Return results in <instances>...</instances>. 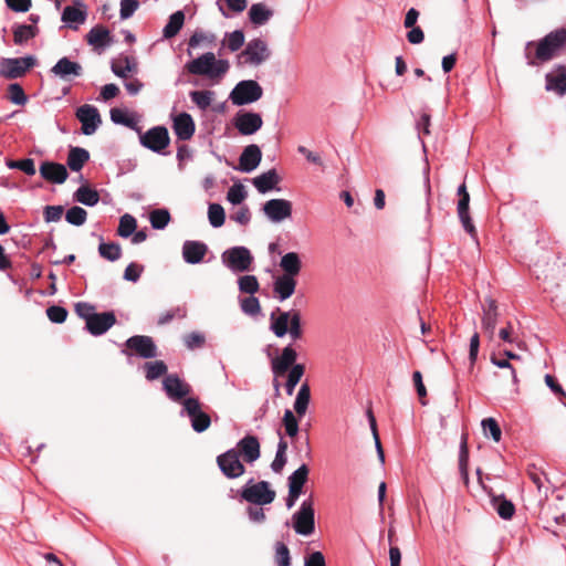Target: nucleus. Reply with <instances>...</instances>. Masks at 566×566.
I'll list each match as a JSON object with an SVG mask.
<instances>
[{"label": "nucleus", "mask_w": 566, "mask_h": 566, "mask_svg": "<svg viewBox=\"0 0 566 566\" xmlns=\"http://www.w3.org/2000/svg\"><path fill=\"white\" fill-rule=\"evenodd\" d=\"M241 497L252 504L265 505L274 501L275 491L270 489V484L266 481H261L243 488Z\"/></svg>", "instance_id": "obj_9"}, {"label": "nucleus", "mask_w": 566, "mask_h": 566, "mask_svg": "<svg viewBox=\"0 0 566 566\" xmlns=\"http://www.w3.org/2000/svg\"><path fill=\"white\" fill-rule=\"evenodd\" d=\"M217 464L222 474L228 479H238L245 472V467L240 461L239 451L230 449L217 457Z\"/></svg>", "instance_id": "obj_11"}, {"label": "nucleus", "mask_w": 566, "mask_h": 566, "mask_svg": "<svg viewBox=\"0 0 566 566\" xmlns=\"http://www.w3.org/2000/svg\"><path fill=\"white\" fill-rule=\"evenodd\" d=\"M279 312V316L275 317V313L273 312L271 314V331L274 333L275 336L277 337H283L287 334L289 332V326L293 319V315H294V311L295 310H292V311H287V312H282L280 311V308L276 310Z\"/></svg>", "instance_id": "obj_29"}, {"label": "nucleus", "mask_w": 566, "mask_h": 566, "mask_svg": "<svg viewBox=\"0 0 566 566\" xmlns=\"http://www.w3.org/2000/svg\"><path fill=\"white\" fill-rule=\"evenodd\" d=\"M305 373V366L304 365H294L292 369L290 370L287 375V380L285 384V389L287 395H292L296 385L301 380Z\"/></svg>", "instance_id": "obj_46"}, {"label": "nucleus", "mask_w": 566, "mask_h": 566, "mask_svg": "<svg viewBox=\"0 0 566 566\" xmlns=\"http://www.w3.org/2000/svg\"><path fill=\"white\" fill-rule=\"evenodd\" d=\"M111 119L115 124H120V125H124L129 128H135V126H136L135 119L120 108H112L111 109Z\"/></svg>", "instance_id": "obj_56"}, {"label": "nucleus", "mask_w": 566, "mask_h": 566, "mask_svg": "<svg viewBox=\"0 0 566 566\" xmlns=\"http://www.w3.org/2000/svg\"><path fill=\"white\" fill-rule=\"evenodd\" d=\"M144 368L148 380H155L166 375L168 370L167 365L163 360L148 361Z\"/></svg>", "instance_id": "obj_43"}, {"label": "nucleus", "mask_w": 566, "mask_h": 566, "mask_svg": "<svg viewBox=\"0 0 566 566\" xmlns=\"http://www.w3.org/2000/svg\"><path fill=\"white\" fill-rule=\"evenodd\" d=\"M36 29L33 25L20 24L13 29V41L15 44H22L35 36Z\"/></svg>", "instance_id": "obj_47"}, {"label": "nucleus", "mask_w": 566, "mask_h": 566, "mask_svg": "<svg viewBox=\"0 0 566 566\" xmlns=\"http://www.w3.org/2000/svg\"><path fill=\"white\" fill-rule=\"evenodd\" d=\"M499 312L496 301L493 298H486L485 305L483 306L482 315V329L488 335L490 340L494 339L495 326L497 323Z\"/></svg>", "instance_id": "obj_22"}, {"label": "nucleus", "mask_w": 566, "mask_h": 566, "mask_svg": "<svg viewBox=\"0 0 566 566\" xmlns=\"http://www.w3.org/2000/svg\"><path fill=\"white\" fill-rule=\"evenodd\" d=\"M566 46V29L549 32L539 41H530L525 45V59L532 66L555 57Z\"/></svg>", "instance_id": "obj_1"}, {"label": "nucleus", "mask_w": 566, "mask_h": 566, "mask_svg": "<svg viewBox=\"0 0 566 566\" xmlns=\"http://www.w3.org/2000/svg\"><path fill=\"white\" fill-rule=\"evenodd\" d=\"M293 527L300 535L308 536L315 531V511L312 499L304 501L293 515Z\"/></svg>", "instance_id": "obj_6"}, {"label": "nucleus", "mask_w": 566, "mask_h": 566, "mask_svg": "<svg viewBox=\"0 0 566 566\" xmlns=\"http://www.w3.org/2000/svg\"><path fill=\"white\" fill-rule=\"evenodd\" d=\"M86 41L95 48L109 45L112 42L109 30L104 25H96L86 34Z\"/></svg>", "instance_id": "obj_32"}, {"label": "nucleus", "mask_w": 566, "mask_h": 566, "mask_svg": "<svg viewBox=\"0 0 566 566\" xmlns=\"http://www.w3.org/2000/svg\"><path fill=\"white\" fill-rule=\"evenodd\" d=\"M272 11L269 10L263 3L252 4L249 11L251 22L256 25L264 24L272 17Z\"/></svg>", "instance_id": "obj_40"}, {"label": "nucleus", "mask_w": 566, "mask_h": 566, "mask_svg": "<svg viewBox=\"0 0 566 566\" xmlns=\"http://www.w3.org/2000/svg\"><path fill=\"white\" fill-rule=\"evenodd\" d=\"M262 151L255 144L248 145L240 155L239 169L244 172L254 170L261 163Z\"/></svg>", "instance_id": "obj_27"}, {"label": "nucleus", "mask_w": 566, "mask_h": 566, "mask_svg": "<svg viewBox=\"0 0 566 566\" xmlns=\"http://www.w3.org/2000/svg\"><path fill=\"white\" fill-rule=\"evenodd\" d=\"M7 166L11 169H20L28 176H33L35 174L34 160L31 158L21 160H8Z\"/></svg>", "instance_id": "obj_57"}, {"label": "nucleus", "mask_w": 566, "mask_h": 566, "mask_svg": "<svg viewBox=\"0 0 566 566\" xmlns=\"http://www.w3.org/2000/svg\"><path fill=\"white\" fill-rule=\"evenodd\" d=\"M263 95L262 86L254 80L239 82L230 93L231 102L237 106L254 103Z\"/></svg>", "instance_id": "obj_4"}, {"label": "nucleus", "mask_w": 566, "mask_h": 566, "mask_svg": "<svg viewBox=\"0 0 566 566\" xmlns=\"http://www.w3.org/2000/svg\"><path fill=\"white\" fill-rule=\"evenodd\" d=\"M172 130L178 139L189 140L196 132V124L192 116L186 112L172 118Z\"/></svg>", "instance_id": "obj_21"}, {"label": "nucleus", "mask_w": 566, "mask_h": 566, "mask_svg": "<svg viewBox=\"0 0 566 566\" xmlns=\"http://www.w3.org/2000/svg\"><path fill=\"white\" fill-rule=\"evenodd\" d=\"M292 339H300L303 336L302 323H301V313L300 311H294L293 319L289 326V332Z\"/></svg>", "instance_id": "obj_64"}, {"label": "nucleus", "mask_w": 566, "mask_h": 566, "mask_svg": "<svg viewBox=\"0 0 566 566\" xmlns=\"http://www.w3.org/2000/svg\"><path fill=\"white\" fill-rule=\"evenodd\" d=\"M272 222H281L292 216V202L286 199H270L262 208Z\"/></svg>", "instance_id": "obj_16"}, {"label": "nucleus", "mask_w": 566, "mask_h": 566, "mask_svg": "<svg viewBox=\"0 0 566 566\" xmlns=\"http://www.w3.org/2000/svg\"><path fill=\"white\" fill-rule=\"evenodd\" d=\"M74 199L85 206L92 207L99 201V193L90 186H81L74 193Z\"/></svg>", "instance_id": "obj_39"}, {"label": "nucleus", "mask_w": 566, "mask_h": 566, "mask_svg": "<svg viewBox=\"0 0 566 566\" xmlns=\"http://www.w3.org/2000/svg\"><path fill=\"white\" fill-rule=\"evenodd\" d=\"M270 55L271 51L268 43L258 38L247 44L245 49L238 55V59L244 64L261 65Z\"/></svg>", "instance_id": "obj_7"}, {"label": "nucleus", "mask_w": 566, "mask_h": 566, "mask_svg": "<svg viewBox=\"0 0 566 566\" xmlns=\"http://www.w3.org/2000/svg\"><path fill=\"white\" fill-rule=\"evenodd\" d=\"M458 196H459V201H458L457 211H458L459 219H460L464 230L469 234L474 237L476 234V230H475V227H474L472 219L469 214L470 195L467 190V186L464 182L459 186Z\"/></svg>", "instance_id": "obj_17"}, {"label": "nucleus", "mask_w": 566, "mask_h": 566, "mask_svg": "<svg viewBox=\"0 0 566 566\" xmlns=\"http://www.w3.org/2000/svg\"><path fill=\"white\" fill-rule=\"evenodd\" d=\"M150 224L154 229H164L170 221V213L166 209H156L150 212Z\"/></svg>", "instance_id": "obj_50"}, {"label": "nucleus", "mask_w": 566, "mask_h": 566, "mask_svg": "<svg viewBox=\"0 0 566 566\" xmlns=\"http://www.w3.org/2000/svg\"><path fill=\"white\" fill-rule=\"evenodd\" d=\"M282 274L276 276L273 282V292L276 298L285 301L294 293L297 285L296 277L302 271V261L296 252L285 253L280 261Z\"/></svg>", "instance_id": "obj_2"}, {"label": "nucleus", "mask_w": 566, "mask_h": 566, "mask_svg": "<svg viewBox=\"0 0 566 566\" xmlns=\"http://www.w3.org/2000/svg\"><path fill=\"white\" fill-rule=\"evenodd\" d=\"M367 416H368L370 429L373 432V437L375 439L378 458H379L380 462L384 463L385 462L384 449H382V446H381V442L379 439V434H378V430H377V422H376L375 416L370 409L367 411Z\"/></svg>", "instance_id": "obj_59"}, {"label": "nucleus", "mask_w": 566, "mask_h": 566, "mask_svg": "<svg viewBox=\"0 0 566 566\" xmlns=\"http://www.w3.org/2000/svg\"><path fill=\"white\" fill-rule=\"evenodd\" d=\"M280 181L281 178L279 177L276 170L270 169L269 171L255 177L253 179V185L259 192L265 193L274 189Z\"/></svg>", "instance_id": "obj_31"}, {"label": "nucleus", "mask_w": 566, "mask_h": 566, "mask_svg": "<svg viewBox=\"0 0 566 566\" xmlns=\"http://www.w3.org/2000/svg\"><path fill=\"white\" fill-rule=\"evenodd\" d=\"M85 19L86 12L73 6L65 7L62 13V21L67 23H84Z\"/></svg>", "instance_id": "obj_45"}, {"label": "nucleus", "mask_w": 566, "mask_h": 566, "mask_svg": "<svg viewBox=\"0 0 566 566\" xmlns=\"http://www.w3.org/2000/svg\"><path fill=\"white\" fill-rule=\"evenodd\" d=\"M481 424L485 436L490 434L495 442L501 440L502 431L494 418H485L482 420Z\"/></svg>", "instance_id": "obj_55"}, {"label": "nucleus", "mask_w": 566, "mask_h": 566, "mask_svg": "<svg viewBox=\"0 0 566 566\" xmlns=\"http://www.w3.org/2000/svg\"><path fill=\"white\" fill-rule=\"evenodd\" d=\"M229 69V61L217 60L216 54L212 52H207L185 65V70L188 73L193 75H205L210 80L216 81L221 80Z\"/></svg>", "instance_id": "obj_3"}, {"label": "nucleus", "mask_w": 566, "mask_h": 566, "mask_svg": "<svg viewBox=\"0 0 566 566\" xmlns=\"http://www.w3.org/2000/svg\"><path fill=\"white\" fill-rule=\"evenodd\" d=\"M239 290L242 293L253 295L260 289L259 281L254 275H243L239 279Z\"/></svg>", "instance_id": "obj_52"}, {"label": "nucleus", "mask_w": 566, "mask_h": 566, "mask_svg": "<svg viewBox=\"0 0 566 566\" xmlns=\"http://www.w3.org/2000/svg\"><path fill=\"white\" fill-rule=\"evenodd\" d=\"M88 159L90 154L86 149L81 147H72L67 156V166L72 171H80L88 161Z\"/></svg>", "instance_id": "obj_34"}, {"label": "nucleus", "mask_w": 566, "mask_h": 566, "mask_svg": "<svg viewBox=\"0 0 566 566\" xmlns=\"http://www.w3.org/2000/svg\"><path fill=\"white\" fill-rule=\"evenodd\" d=\"M140 144L155 151L163 153L170 143L168 129L165 126H156L139 135Z\"/></svg>", "instance_id": "obj_13"}, {"label": "nucleus", "mask_w": 566, "mask_h": 566, "mask_svg": "<svg viewBox=\"0 0 566 566\" xmlns=\"http://www.w3.org/2000/svg\"><path fill=\"white\" fill-rule=\"evenodd\" d=\"M310 400H311V388L307 382H304V384H302V386L296 395L294 406H293L294 411L298 418H302L306 413L308 405H310Z\"/></svg>", "instance_id": "obj_35"}, {"label": "nucleus", "mask_w": 566, "mask_h": 566, "mask_svg": "<svg viewBox=\"0 0 566 566\" xmlns=\"http://www.w3.org/2000/svg\"><path fill=\"white\" fill-rule=\"evenodd\" d=\"M297 358L296 350L292 345L283 348L282 354L271 361L272 371L275 376H284L295 364Z\"/></svg>", "instance_id": "obj_20"}, {"label": "nucleus", "mask_w": 566, "mask_h": 566, "mask_svg": "<svg viewBox=\"0 0 566 566\" xmlns=\"http://www.w3.org/2000/svg\"><path fill=\"white\" fill-rule=\"evenodd\" d=\"M491 502L497 514L504 520H511L515 513L514 504L504 495H496L492 490L489 491Z\"/></svg>", "instance_id": "obj_30"}, {"label": "nucleus", "mask_w": 566, "mask_h": 566, "mask_svg": "<svg viewBox=\"0 0 566 566\" xmlns=\"http://www.w3.org/2000/svg\"><path fill=\"white\" fill-rule=\"evenodd\" d=\"M208 218L212 227L219 228L223 226L226 220L224 209L219 203H210L208 208Z\"/></svg>", "instance_id": "obj_49"}, {"label": "nucleus", "mask_w": 566, "mask_h": 566, "mask_svg": "<svg viewBox=\"0 0 566 566\" xmlns=\"http://www.w3.org/2000/svg\"><path fill=\"white\" fill-rule=\"evenodd\" d=\"M298 417L294 415V412L290 409H286L284 411L283 418H282V424L284 427L286 436L294 439L300 431L298 427Z\"/></svg>", "instance_id": "obj_41"}, {"label": "nucleus", "mask_w": 566, "mask_h": 566, "mask_svg": "<svg viewBox=\"0 0 566 566\" xmlns=\"http://www.w3.org/2000/svg\"><path fill=\"white\" fill-rule=\"evenodd\" d=\"M116 324V316L113 312L96 313L87 318L86 329L94 336L105 334Z\"/></svg>", "instance_id": "obj_19"}, {"label": "nucleus", "mask_w": 566, "mask_h": 566, "mask_svg": "<svg viewBox=\"0 0 566 566\" xmlns=\"http://www.w3.org/2000/svg\"><path fill=\"white\" fill-rule=\"evenodd\" d=\"M123 354L126 356L136 355L144 359L157 356V346L150 336L135 335L126 339Z\"/></svg>", "instance_id": "obj_5"}, {"label": "nucleus", "mask_w": 566, "mask_h": 566, "mask_svg": "<svg viewBox=\"0 0 566 566\" xmlns=\"http://www.w3.org/2000/svg\"><path fill=\"white\" fill-rule=\"evenodd\" d=\"M469 447H468V434L461 436L460 453H459V470L465 484L469 482Z\"/></svg>", "instance_id": "obj_37"}, {"label": "nucleus", "mask_w": 566, "mask_h": 566, "mask_svg": "<svg viewBox=\"0 0 566 566\" xmlns=\"http://www.w3.org/2000/svg\"><path fill=\"white\" fill-rule=\"evenodd\" d=\"M310 469L306 464H302L289 476V496L286 506L291 509L295 501L302 494V488L307 482Z\"/></svg>", "instance_id": "obj_14"}, {"label": "nucleus", "mask_w": 566, "mask_h": 566, "mask_svg": "<svg viewBox=\"0 0 566 566\" xmlns=\"http://www.w3.org/2000/svg\"><path fill=\"white\" fill-rule=\"evenodd\" d=\"M239 451V457L242 455L243 461L252 463L260 458V442L255 436L248 434L242 438L235 448Z\"/></svg>", "instance_id": "obj_25"}, {"label": "nucleus", "mask_w": 566, "mask_h": 566, "mask_svg": "<svg viewBox=\"0 0 566 566\" xmlns=\"http://www.w3.org/2000/svg\"><path fill=\"white\" fill-rule=\"evenodd\" d=\"M111 67L115 75L123 78H126L129 73L137 72V63L130 56H119L113 60Z\"/></svg>", "instance_id": "obj_33"}, {"label": "nucleus", "mask_w": 566, "mask_h": 566, "mask_svg": "<svg viewBox=\"0 0 566 566\" xmlns=\"http://www.w3.org/2000/svg\"><path fill=\"white\" fill-rule=\"evenodd\" d=\"M247 197V192L244 190V187L242 185H233L227 195L228 200L232 205H240Z\"/></svg>", "instance_id": "obj_63"}, {"label": "nucleus", "mask_w": 566, "mask_h": 566, "mask_svg": "<svg viewBox=\"0 0 566 566\" xmlns=\"http://www.w3.org/2000/svg\"><path fill=\"white\" fill-rule=\"evenodd\" d=\"M212 91H192L190 92L191 101L202 111L207 109L213 99Z\"/></svg>", "instance_id": "obj_48"}, {"label": "nucleus", "mask_w": 566, "mask_h": 566, "mask_svg": "<svg viewBox=\"0 0 566 566\" xmlns=\"http://www.w3.org/2000/svg\"><path fill=\"white\" fill-rule=\"evenodd\" d=\"M208 251L205 243L199 241H186L182 247V256L187 263L197 264L201 262Z\"/></svg>", "instance_id": "obj_28"}, {"label": "nucleus", "mask_w": 566, "mask_h": 566, "mask_svg": "<svg viewBox=\"0 0 566 566\" xmlns=\"http://www.w3.org/2000/svg\"><path fill=\"white\" fill-rule=\"evenodd\" d=\"M274 559H275V563L277 564V566H290L291 565L290 549L284 543H282V542L275 543Z\"/></svg>", "instance_id": "obj_58"}, {"label": "nucleus", "mask_w": 566, "mask_h": 566, "mask_svg": "<svg viewBox=\"0 0 566 566\" xmlns=\"http://www.w3.org/2000/svg\"><path fill=\"white\" fill-rule=\"evenodd\" d=\"M98 252L99 255L108 261H116L122 255V248L118 243L109 242L105 243L102 242L98 245Z\"/></svg>", "instance_id": "obj_44"}, {"label": "nucleus", "mask_w": 566, "mask_h": 566, "mask_svg": "<svg viewBox=\"0 0 566 566\" xmlns=\"http://www.w3.org/2000/svg\"><path fill=\"white\" fill-rule=\"evenodd\" d=\"M34 64L35 59L32 56L2 59L0 61V75L8 80L22 77Z\"/></svg>", "instance_id": "obj_8"}, {"label": "nucleus", "mask_w": 566, "mask_h": 566, "mask_svg": "<svg viewBox=\"0 0 566 566\" xmlns=\"http://www.w3.org/2000/svg\"><path fill=\"white\" fill-rule=\"evenodd\" d=\"M182 405L191 420V427L196 432H203L210 427V416L202 411L201 403L198 398H186Z\"/></svg>", "instance_id": "obj_12"}, {"label": "nucleus", "mask_w": 566, "mask_h": 566, "mask_svg": "<svg viewBox=\"0 0 566 566\" xmlns=\"http://www.w3.org/2000/svg\"><path fill=\"white\" fill-rule=\"evenodd\" d=\"M8 99L15 105H24L28 97L20 84L12 83L8 86Z\"/></svg>", "instance_id": "obj_54"}, {"label": "nucleus", "mask_w": 566, "mask_h": 566, "mask_svg": "<svg viewBox=\"0 0 566 566\" xmlns=\"http://www.w3.org/2000/svg\"><path fill=\"white\" fill-rule=\"evenodd\" d=\"M184 342L187 348L197 349L201 348L205 345L206 337L201 333L192 332L184 336Z\"/></svg>", "instance_id": "obj_61"}, {"label": "nucleus", "mask_w": 566, "mask_h": 566, "mask_svg": "<svg viewBox=\"0 0 566 566\" xmlns=\"http://www.w3.org/2000/svg\"><path fill=\"white\" fill-rule=\"evenodd\" d=\"M136 219L133 216L126 213L119 219L117 234L122 238H128L136 231Z\"/></svg>", "instance_id": "obj_42"}, {"label": "nucleus", "mask_w": 566, "mask_h": 566, "mask_svg": "<svg viewBox=\"0 0 566 566\" xmlns=\"http://www.w3.org/2000/svg\"><path fill=\"white\" fill-rule=\"evenodd\" d=\"M164 389L168 397L172 400H180L186 398L191 392V387L182 381L177 375L171 374L166 376L163 381Z\"/></svg>", "instance_id": "obj_23"}, {"label": "nucleus", "mask_w": 566, "mask_h": 566, "mask_svg": "<svg viewBox=\"0 0 566 566\" xmlns=\"http://www.w3.org/2000/svg\"><path fill=\"white\" fill-rule=\"evenodd\" d=\"M86 218H87L86 210L78 206H74V207L70 208L65 214L66 221L71 224L77 226V227L82 226L86 221Z\"/></svg>", "instance_id": "obj_53"}, {"label": "nucleus", "mask_w": 566, "mask_h": 566, "mask_svg": "<svg viewBox=\"0 0 566 566\" xmlns=\"http://www.w3.org/2000/svg\"><path fill=\"white\" fill-rule=\"evenodd\" d=\"M241 308L245 314L258 315L261 312V305L256 297L250 295L241 301Z\"/></svg>", "instance_id": "obj_60"}, {"label": "nucleus", "mask_w": 566, "mask_h": 566, "mask_svg": "<svg viewBox=\"0 0 566 566\" xmlns=\"http://www.w3.org/2000/svg\"><path fill=\"white\" fill-rule=\"evenodd\" d=\"M51 73L61 80L71 81L83 74V67L80 63L71 61L69 57H62L51 69Z\"/></svg>", "instance_id": "obj_24"}, {"label": "nucleus", "mask_w": 566, "mask_h": 566, "mask_svg": "<svg viewBox=\"0 0 566 566\" xmlns=\"http://www.w3.org/2000/svg\"><path fill=\"white\" fill-rule=\"evenodd\" d=\"M222 262L234 272H245L250 270L253 256L245 247H234L223 252Z\"/></svg>", "instance_id": "obj_10"}, {"label": "nucleus", "mask_w": 566, "mask_h": 566, "mask_svg": "<svg viewBox=\"0 0 566 566\" xmlns=\"http://www.w3.org/2000/svg\"><path fill=\"white\" fill-rule=\"evenodd\" d=\"M185 22V13L182 11H176L169 18L168 23L165 25L163 30V35L166 39H171L176 36L181 30Z\"/></svg>", "instance_id": "obj_36"}, {"label": "nucleus", "mask_w": 566, "mask_h": 566, "mask_svg": "<svg viewBox=\"0 0 566 566\" xmlns=\"http://www.w3.org/2000/svg\"><path fill=\"white\" fill-rule=\"evenodd\" d=\"M547 91H553L558 95H564L566 93V73L563 71L559 74L548 73L545 76Z\"/></svg>", "instance_id": "obj_38"}, {"label": "nucleus", "mask_w": 566, "mask_h": 566, "mask_svg": "<svg viewBox=\"0 0 566 566\" xmlns=\"http://www.w3.org/2000/svg\"><path fill=\"white\" fill-rule=\"evenodd\" d=\"M46 315L51 322L61 324L65 322L67 317V311L62 306L52 305L48 307Z\"/></svg>", "instance_id": "obj_62"}, {"label": "nucleus", "mask_w": 566, "mask_h": 566, "mask_svg": "<svg viewBox=\"0 0 566 566\" xmlns=\"http://www.w3.org/2000/svg\"><path fill=\"white\" fill-rule=\"evenodd\" d=\"M39 171L43 179L52 184H63L69 177L65 166L53 161H43Z\"/></svg>", "instance_id": "obj_26"}, {"label": "nucleus", "mask_w": 566, "mask_h": 566, "mask_svg": "<svg viewBox=\"0 0 566 566\" xmlns=\"http://www.w3.org/2000/svg\"><path fill=\"white\" fill-rule=\"evenodd\" d=\"M244 44V34L241 30H235L226 34L222 45H227L231 52H235Z\"/></svg>", "instance_id": "obj_51"}, {"label": "nucleus", "mask_w": 566, "mask_h": 566, "mask_svg": "<svg viewBox=\"0 0 566 566\" xmlns=\"http://www.w3.org/2000/svg\"><path fill=\"white\" fill-rule=\"evenodd\" d=\"M76 118L82 124V133L84 135L94 134L102 122L98 109L90 104H84L77 108Z\"/></svg>", "instance_id": "obj_15"}, {"label": "nucleus", "mask_w": 566, "mask_h": 566, "mask_svg": "<svg viewBox=\"0 0 566 566\" xmlns=\"http://www.w3.org/2000/svg\"><path fill=\"white\" fill-rule=\"evenodd\" d=\"M262 125L261 115L253 112H239L234 118L235 128L244 136L256 133Z\"/></svg>", "instance_id": "obj_18"}]
</instances>
